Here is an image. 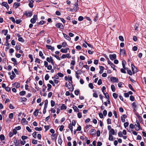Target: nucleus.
<instances>
[{
    "label": "nucleus",
    "mask_w": 146,
    "mask_h": 146,
    "mask_svg": "<svg viewBox=\"0 0 146 146\" xmlns=\"http://www.w3.org/2000/svg\"><path fill=\"white\" fill-rule=\"evenodd\" d=\"M78 0H77V1L74 4V7L73 8V10L75 12H77L78 11L79 9V8L78 7Z\"/></svg>",
    "instance_id": "1"
},
{
    "label": "nucleus",
    "mask_w": 146,
    "mask_h": 146,
    "mask_svg": "<svg viewBox=\"0 0 146 146\" xmlns=\"http://www.w3.org/2000/svg\"><path fill=\"white\" fill-rule=\"evenodd\" d=\"M55 26L57 28H60L61 29H62L64 28V26L62 24L60 23H57Z\"/></svg>",
    "instance_id": "2"
},
{
    "label": "nucleus",
    "mask_w": 146,
    "mask_h": 146,
    "mask_svg": "<svg viewBox=\"0 0 146 146\" xmlns=\"http://www.w3.org/2000/svg\"><path fill=\"white\" fill-rule=\"evenodd\" d=\"M24 15H25L27 17H31L32 16L33 14L31 11L30 12L26 11L25 13L24 14Z\"/></svg>",
    "instance_id": "3"
},
{
    "label": "nucleus",
    "mask_w": 146,
    "mask_h": 146,
    "mask_svg": "<svg viewBox=\"0 0 146 146\" xmlns=\"http://www.w3.org/2000/svg\"><path fill=\"white\" fill-rule=\"evenodd\" d=\"M131 69L133 74L137 72V68L133 64H131Z\"/></svg>",
    "instance_id": "4"
},
{
    "label": "nucleus",
    "mask_w": 146,
    "mask_h": 146,
    "mask_svg": "<svg viewBox=\"0 0 146 146\" xmlns=\"http://www.w3.org/2000/svg\"><path fill=\"white\" fill-rule=\"evenodd\" d=\"M110 80L112 82H117L118 80V79L117 78L114 77H111Z\"/></svg>",
    "instance_id": "5"
},
{
    "label": "nucleus",
    "mask_w": 146,
    "mask_h": 146,
    "mask_svg": "<svg viewBox=\"0 0 146 146\" xmlns=\"http://www.w3.org/2000/svg\"><path fill=\"white\" fill-rule=\"evenodd\" d=\"M109 57L111 60H113L116 58V55L115 54H111L109 55Z\"/></svg>",
    "instance_id": "6"
},
{
    "label": "nucleus",
    "mask_w": 146,
    "mask_h": 146,
    "mask_svg": "<svg viewBox=\"0 0 146 146\" xmlns=\"http://www.w3.org/2000/svg\"><path fill=\"white\" fill-rule=\"evenodd\" d=\"M119 52L120 54H122L123 55L126 56V55L125 50L124 48L123 49H120V50Z\"/></svg>",
    "instance_id": "7"
},
{
    "label": "nucleus",
    "mask_w": 146,
    "mask_h": 146,
    "mask_svg": "<svg viewBox=\"0 0 146 146\" xmlns=\"http://www.w3.org/2000/svg\"><path fill=\"white\" fill-rule=\"evenodd\" d=\"M29 1V6L30 8H32L33 7V3L34 2V1L33 0H30Z\"/></svg>",
    "instance_id": "8"
},
{
    "label": "nucleus",
    "mask_w": 146,
    "mask_h": 146,
    "mask_svg": "<svg viewBox=\"0 0 146 146\" xmlns=\"http://www.w3.org/2000/svg\"><path fill=\"white\" fill-rule=\"evenodd\" d=\"M60 105H61V106H60V110H65L66 109L67 107L64 104H60Z\"/></svg>",
    "instance_id": "9"
},
{
    "label": "nucleus",
    "mask_w": 146,
    "mask_h": 146,
    "mask_svg": "<svg viewBox=\"0 0 146 146\" xmlns=\"http://www.w3.org/2000/svg\"><path fill=\"white\" fill-rule=\"evenodd\" d=\"M12 75H11L10 78L11 80H13L16 77V75L13 71H12Z\"/></svg>",
    "instance_id": "10"
},
{
    "label": "nucleus",
    "mask_w": 146,
    "mask_h": 146,
    "mask_svg": "<svg viewBox=\"0 0 146 146\" xmlns=\"http://www.w3.org/2000/svg\"><path fill=\"white\" fill-rule=\"evenodd\" d=\"M46 46L47 49L51 50L52 51H53L54 49V47L53 46H52L51 45H46Z\"/></svg>",
    "instance_id": "11"
},
{
    "label": "nucleus",
    "mask_w": 146,
    "mask_h": 146,
    "mask_svg": "<svg viewBox=\"0 0 146 146\" xmlns=\"http://www.w3.org/2000/svg\"><path fill=\"white\" fill-rule=\"evenodd\" d=\"M57 135L56 134L52 135L51 136V139L53 140H56Z\"/></svg>",
    "instance_id": "12"
},
{
    "label": "nucleus",
    "mask_w": 146,
    "mask_h": 146,
    "mask_svg": "<svg viewBox=\"0 0 146 146\" xmlns=\"http://www.w3.org/2000/svg\"><path fill=\"white\" fill-rule=\"evenodd\" d=\"M96 130L94 129H92L90 130V134L93 135H94L96 134Z\"/></svg>",
    "instance_id": "13"
},
{
    "label": "nucleus",
    "mask_w": 146,
    "mask_h": 146,
    "mask_svg": "<svg viewBox=\"0 0 146 146\" xmlns=\"http://www.w3.org/2000/svg\"><path fill=\"white\" fill-rule=\"evenodd\" d=\"M20 5V3H17L16 2H15L14 3L13 5V7H15V9H17L18 7H19Z\"/></svg>",
    "instance_id": "14"
},
{
    "label": "nucleus",
    "mask_w": 146,
    "mask_h": 146,
    "mask_svg": "<svg viewBox=\"0 0 146 146\" xmlns=\"http://www.w3.org/2000/svg\"><path fill=\"white\" fill-rule=\"evenodd\" d=\"M58 143L60 145H61L62 143V141L60 135H59L58 137Z\"/></svg>",
    "instance_id": "15"
},
{
    "label": "nucleus",
    "mask_w": 146,
    "mask_h": 146,
    "mask_svg": "<svg viewBox=\"0 0 146 146\" xmlns=\"http://www.w3.org/2000/svg\"><path fill=\"white\" fill-rule=\"evenodd\" d=\"M11 60L13 62H14L13 64L15 66L17 65L18 64L15 58H11Z\"/></svg>",
    "instance_id": "16"
},
{
    "label": "nucleus",
    "mask_w": 146,
    "mask_h": 146,
    "mask_svg": "<svg viewBox=\"0 0 146 146\" xmlns=\"http://www.w3.org/2000/svg\"><path fill=\"white\" fill-rule=\"evenodd\" d=\"M20 141V140H19L18 141L17 139L14 140V142L15 143V146H18Z\"/></svg>",
    "instance_id": "17"
},
{
    "label": "nucleus",
    "mask_w": 146,
    "mask_h": 146,
    "mask_svg": "<svg viewBox=\"0 0 146 146\" xmlns=\"http://www.w3.org/2000/svg\"><path fill=\"white\" fill-rule=\"evenodd\" d=\"M63 34L64 37L66 39L68 40H70L71 39V38L69 36L63 33Z\"/></svg>",
    "instance_id": "18"
},
{
    "label": "nucleus",
    "mask_w": 146,
    "mask_h": 146,
    "mask_svg": "<svg viewBox=\"0 0 146 146\" xmlns=\"http://www.w3.org/2000/svg\"><path fill=\"white\" fill-rule=\"evenodd\" d=\"M68 82L70 84H71L72 83V77L70 76H68Z\"/></svg>",
    "instance_id": "19"
},
{
    "label": "nucleus",
    "mask_w": 146,
    "mask_h": 146,
    "mask_svg": "<svg viewBox=\"0 0 146 146\" xmlns=\"http://www.w3.org/2000/svg\"><path fill=\"white\" fill-rule=\"evenodd\" d=\"M14 85L15 87L17 88H19L20 87V84L17 82H15L14 83Z\"/></svg>",
    "instance_id": "20"
},
{
    "label": "nucleus",
    "mask_w": 146,
    "mask_h": 146,
    "mask_svg": "<svg viewBox=\"0 0 146 146\" xmlns=\"http://www.w3.org/2000/svg\"><path fill=\"white\" fill-rule=\"evenodd\" d=\"M72 108H73V109L74 110V111H76V112L79 111V110L76 106L74 105L73 106Z\"/></svg>",
    "instance_id": "21"
},
{
    "label": "nucleus",
    "mask_w": 146,
    "mask_h": 146,
    "mask_svg": "<svg viewBox=\"0 0 146 146\" xmlns=\"http://www.w3.org/2000/svg\"><path fill=\"white\" fill-rule=\"evenodd\" d=\"M8 32V31L7 29L3 30L2 31V33H4L5 35H7Z\"/></svg>",
    "instance_id": "22"
},
{
    "label": "nucleus",
    "mask_w": 146,
    "mask_h": 146,
    "mask_svg": "<svg viewBox=\"0 0 146 146\" xmlns=\"http://www.w3.org/2000/svg\"><path fill=\"white\" fill-rule=\"evenodd\" d=\"M43 54L42 52L40 51L39 52V56L41 57L43 59H44L45 58V57L44 56H43Z\"/></svg>",
    "instance_id": "23"
},
{
    "label": "nucleus",
    "mask_w": 146,
    "mask_h": 146,
    "mask_svg": "<svg viewBox=\"0 0 146 146\" xmlns=\"http://www.w3.org/2000/svg\"><path fill=\"white\" fill-rule=\"evenodd\" d=\"M131 106L133 108V109L134 110H135V109H136L137 107V105L136 104V103L135 102H133L131 104Z\"/></svg>",
    "instance_id": "24"
},
{
    "label": "nucleus",
    "mask_w": 146,
    "mask_h": 146,
    "mask_svg": "<svg viewBox=\"0 0 146 146\" xmlns=\"http://www.w3.org/2000/svg\"><path fill=\"white\" fill-rule=\"evenodd\" d=\"M15 48L16 50L18 51L19 50H20L21 48L20 45L19 44L17 45L15 47Z\"/></svg>",
    "instance_id": "25"
},
{
    "label": "nucleus",
    "mask_w": 146,
    "mask_h": 146,
    "mask_svg": "<svg viewBox=\"0 0 146 146\" xmlns=\"http://www.w3.org/2000/svg\"><path fill=\"white\" fill-rule=\"evenodd\" d=\"M111 133V135H114L115 134V131L113 129H111V130L110 131L109 134Z\"/></svg>",
    "instance_id": "26"
},
{
    "label": "nucleus",
    "mask_w": 146,
    "mask_h": 146,
    "mask_svg": "<svg viewBox=\"0 0 146 146\" xmlns=\"http://www.w3.org/2000/svg\"><path fill=\"white\" fill-rule=\"evenodd\" d=\"M39 110H36L34 112L33 114L35 116H37L38 115Z\"/></svg>",
    "instance_id": "27"
},
{
    "label": "nucleus",
    "mask_w": 146,
    "mask_h": 146,
    "mask_svg": "<svg viewBox=\"0 0 146 146\" xmlns=\"http://www.w3.org/2000/svg\"><path fill=\"white\" fill-rule=\"evenodd\" d=\"M134 127L135 128V129L137 131H139L140 129H142L141 128H140V127H138V126L136 124H135L134 125Z\"/></svg>",
    "instance_id": "28"
},
{
    "label": "nucleus",
    "mask_w": 146,
    "mask_h": 146,
    "mask_svg": "<svg viewBox=\"0 0 146 146\" xmlns=\"http://www.w3.org/2000/svg\"><path fill=\"white\" fill-rule=\"evenodd\" d=\"M5 137L4 135L3 134H1L0 135V139L1 141L4 140Z\"/></svg>",
    "instance_id": "29"
},
{
    "label": "nucleus",
    "mask_w": 146,
    "mask_h": 146,
    "mask_svg": "<svg viewBox=\"0 0 146 146\" xmlns=\"http://www.w3.org/2000/svg\"><path fill=\"white\" fill-rule=\"evenodd\" d=\"M26 94V92L24 91H22L20 92L19 94L20 96H23Z\"/></svg>",
    "instance_id": "30"
},
{
    "label": "nucleus",
    "mask_w": 146,
    "mask_h": 146,
    "mask_svg": "<svg viewBox=\"0 0 146 146\" xmlns=\"http://www.w3.org/2000/svg\"><path fill=\"white\" fill-rule=\"evenodd\" d=\"M109 140L110 141H112L113 140V137L112 135L111 134V133L109 134Z\"/></svg>",
    "instance_id": "31"
},
{
    "label": "nucleus",
    "mask_w": 146,
    "mask_h": 146,
    "mask_svg": "<svg viewBox=\"0 0 146 146\" xmlns=\"http://www.w3.org/2000/svg\"><path fill=\"white\" fill-rule=\"evenodd\" d=\"M122 65L123 66V67L124 69H125V64H126V61L125 60H123L122 61Z\"/></svg>",
    "instance_id": "32"
},
{
    "label": "nucleus",
    "mask_w": 146,
    "mask_h": 146,
    "mask_svg": "<svg viewBox=\"0 0 146 146\" xmlns=\"http://www.w3.org/2000/svg\"><path fill=\"white\" fill-rule=\"evenodd\" d=\"M8 5L7 3V2H2L1 4V5L3 6H4L5 7L7 5Z\"/></svg>",
    "instance_id": "33"
},
{
    "label": "nucleus",
    "mask_w": 146,
    "mask_h": 146,
    "mask_svg": "<svg viewBox=\"0 0 146 146\" xmlns=\"http://www.w3.org/2000/svg\"><path fill=\"white\" fill-rule=\"evenodd\" d=\"M98 17H99L98 16V14H96V15L95 16L94 18V21L95 22L96 21L98 20Z\"/></svg>",
    "instance_id": "34"
},
{
    "label": "nucleus",
    "mask_w": 146,
    "mask_h": 146,
    "mask_svg": "<svg viewBox=\"0 0 146 146\" xmlns=\"http://www.w3.org/2000/svg\"><path fill=\"white\" fill-rule=\"evenodd\" d=\"M103 94L104 95L105 97L106 98H110V97L108 94L107 93H105L104 92H103Z\"/></svg>",
    "instance_id": "35"
},
{
    "label": "nucleus",
    "mask_w": 146,
    "mask_h": 146,
    "mask_svg": "<svg viewBox=\"0 0 146 146\" xmlns=\"http://www.w3.org/2000/svg\"><path fill=\"white\" fill-rule=\"evenodd\" d=\"M69 86H71V87H70L69 88H68L71 91H72L74 90V88L73 87V85L72 84H69Z\"/></svg>",
    "instance_id": "36"
},
{
    "label": "nucleus",
    "mask_w": 146,
    "mask_h": 146,
    "mask_svg": "<svg viewBox=\"0 0 146 146\" xmlns=\"http://www.w3.org/2000/svg\"><path fill=\"white\" fill-rule=\"evenodd\" d=\"M18 40L19 41L21 42H25L23 38L22 37H21V38H19Z\"/></svg>",
    "instance_id": "37"
},
{
    "label": "nucleus",
    "mask_w": 146,
    "mask_h": 146,
    "mask_svg": "<svg viewBox=\"0 0 146 146\" xmlns=\"http://www.w3.org/2000/svg\"><path fill=\"white\" fill-rule=\"evenodd\" d=\"M111 88L112 91L113 92H115V86L114 85H112L111 86Z\"/></svg>",
    "instance_id": "38"
},
{
    "label": "nucleus",
    "mask_w": 146,
    "mask_h": 146,
    "mask_svg": "<svg viewBox=\"0 0 146 146\" xmlns=\"http://www.w3.org/2000/svg\"><path fill=\"white\" fill-rule=\"evenodd\" d=\"M129 87V88L133 91L134 92H135V91L131 85V84H129L128 85Z\"/></svg>",
    "instance_id": "39"
},
{
    "label": "nucleus",
    "mask_w": 146,
    "mask_h": 146,
    "mask_svg": "<svg viewBox=\"0 0 146 146\" xmlns=\"http://www.w3.org/2000/svg\"><path fill=\"white\" fill-rule=\"evenodd\" d=\"M84 18L82 16H80L78 18V20L79 21H82L83 20Z\"/></svg>",
    "instance_id": "40"
},
{
    "label": "nucleus",
    "mask_w": 146,
    "mask_h": 146,
    "mask_svg": "<svg viewBox=\"0 0 146 146\" xmlns=\"http://www.w3.org/2000/svg\"><path fill=\"white\" fill-rule=\"evenodd\" d=\"M113 96L115 99H116L118 97L117 94L114 93L113 94Z\"/></svg>",
    "instance_id": "41"
},
{
    "label": "nucleus",
    "mask_w": 146,
    "mask_h": 146,
    "mask_svg": "<svg viewBox=\"0 0 146 146\" xmlns=\"http://www.w3.org/2000/svg\"><path fill=\"white\" fill-rule=\"evenodd\" d=\"M57 74L58 76L62 78L64 76V75L61 72H58Z\"/></svg>",
    "instance_id": "42"
},
{
    "label": "nucleus",
    "mask_w": 146,
    "mask_h": 146,
    "mask_svg": "<svg viewBox=\"0 0 146 146\" xmlns=\"http://www.w3.org/2000/svg\"><path fill=\"white\" fill-rule=\"evenodd\" d=\"M88 86L91 89H93L94 88L93 84L92 83H90L88 84Z\"/></svg>",
    "instance_id": "43"
},
{
    "label": "nucleus",
    "mask_w": 146,
    "mask_h": 146,
    "mask_svg": "<svg viewBox=\"0 0 146 146\" xmlns=\"http://www.w3.org/2000/svg\"><path fill=\"white\" fill-rule=\"evenodd\" d=\"M9 19H10L12 21L13 23H15V20L14 18L13 17H11L9 18Z\"/></svg>",
    "instance_id": "44"
},
{
    "label": "nucleus",
    "mask_w": 146,
    "mask_h": 146,
    "mask_svg": "<svg viewBox=\"0 0 146 146\" xmlns=\"http://www.w3.org/2000/svg\"><path fill=\"white\" fill-rule=\"evenodd\" d=\"M47 86H48V88L47 89V90L48 91H49L50 89L52 87L51 85L49 84H47Z\"/></svg>",
    "instance_id": "45"
},
{
    "label": "nucleus",
    "mask_w": 146,
    "mask_h": 146,
    "mask_svg": "<svg viewBox=\"0 0 146 146\" xmlns=\"http://www.w3.org/2000/svg\"><path fill=\"white\" fill-rule=\"evenodd\" d=\"M50 103H51V106L52 107L54 106L55 105V102L53 100H52L51 101Z\"/></svg>",
    "instance_id": "46"
},
{
    "label": "nucleus",
    "mask_w": 146,
    "mask_h": 146,
    "mask_svg": "<svg viewBox=\"0 0 146 146\" xmlns=\"http://www.w3.org/2000/svg\"><path fill=\"white\" fill-rule=\"evenodd\" d=\"M51 58H52V57L51 56H50L49 58L48 57L46 58V60L49 62L50 63V61H51Z\"/></svg>",
    "instance_id": "47"
},
{
    "label": "nucleus",
    "mask_w": 146,
    "mask_h": 146,
    "mask_svg": "<svg viewBox=\"0 0 146 146\" xmlns=\"http://www.w3.org/2000/svg\"><path fill=\"white\" fill-rule=\"evenodd\" d=\"M35 130L37 131H40L42 130V128L41 127H36L35 128Z\"/></svg>",
    "instance_id": "48"
},
{
    "label": "nucleus",
    "mask_w": 146,
    "mask_h": 146,
    "mask_svg": "<svg viewBox=\"0 0 146 146\" xmlns=\"http://www.w3.org/2000/svg\"><path fill=\"white\" fill-rule=\"evenodd\" d=\"M130 100L132 101H134L135 99L133 96L131 95L130 96Z\"/></svg>",
    "instance_id": "49"
},
{
    "label": "nucleus",
    "mask_w": 146,
    "mask_h": 146,
    "mask_svg": "<svg viewBox=\"0 0 146 146\" xmlns=\"http://www.w3.org/2000/svg\"><path fill=\"white\" fill-rule=\"evenodd\" d=\"M49 76L48 74H46L45 76V79L46 80H48L49 78Z\"/></svg>",
    "instance_id": "50"
},
{
    "label": "nucleus",
    "mask_w": 146,
    "mask_h": 146,
    "mask_svg": "<svg viewBox=\"0 0 146 146\" xmlns=\"http://www.w3.org/2000/svg\"><path fill=\"white\" fill-rule=\"evenodd\" d=\"M60 52L64 53H66L67 52V51H66V49L62 48L60 50Z\"/></svg>",
    "instance_id": "51"
},
{
    "label": "nucleus",
    "mask_w": 146,
    "mask_h": 146,
    "mask_svg": "<svg viewBox=\"0 0 146 146\" xmlns=\"http://www.w3.org/2000/svg\"><path fill=\"white\" fill-rule=\"evenodd\" d=\"M22 22V21L20 19H17L15 21V23L17 24H20Z\"/></svg>",
    "instance_id": "52"
},
{
    "label": "nucleus",
    "mask_w": 146,
    "mask_h": 146,
    "mask_svg": "<svg viewBox=\"0 0 146 146\" xmlns=\"http://www.w3.org/2000/svg\"><path fill=\"white\" fill-rule=\"evenodd\" d=\"M11 38V36L9 35H7L6 38V40H8H8L9 39H10Z\"/></svg>",
    "instance_id": "53"
},
{
    "label": "nucleus",
    "mask_w": 146,
    "mask_h": 146,
    "mask_svg": "<svg viewBox=\"0 0 146 146\" xmlns=\"http://www.w3.org/2000/svg\"><path fill=\"white\" fill-rule=\"evenodd\" d=\"M14 117V115L13 113H10L9 115V117L11 119H13Z\"/></svg>",
    "instance_id": "54"
},
{
    "label": "nucleus",
    "mask_w": 146,
    "mask_h": 146,
    "mask_svg": "<svg viewBox=\"0 0 146 146\" xmlns=\"http://www.w3.org/2000/svg\"><path fill=\"white\" fill-rule=\"evenodd\" d=\"M80 92V91L79 90H75L74 91V94H75L78 96Z\"/></svg>",
    "instance_id": "55"
},
{
    "label": "nucleus",
    "mask_w": 146,
    "mask_h": 146,
    "mask_svg": "<svg viewBox=\"0 0 146 146\" xmlns=\"http://www.w3.org/2000/svg\"><path fill=\"white\" fill-rule=\"evenodd\" d=\"M28 137L24 135H23L21 136V139L23 140L27 139Z\"/></svg>",
    "instance_id": "56"
},
{
    "label": "nucleus",
    "mask_w": 146,
    "mask_h": 146,
    "mask_svg": "<svg viewBox=\"0 0 146 146\" xmlns=\"http://www.w3.org/2000/svg\"><path fill=\"white\" fill-rule=\"evenodd\" d=\"M119 38L120 40L121 41H124V39L123 38V37L122 36H119Z\"/></svg>",
    "instance_id": "57"
},
{
    "label": "nucleus",
    "mask_w": 146,
    "mask_h": 146,
    "mask_svg": "<svg viewBox=\"0 0 146 146\" xmlns=\"http://www.w3.org/2000/svg\"><path fill=\"white\" fill-rule=\"evenodd\" d=\"M78 117L79 118H80L82 117V113L80 112H78L77 114Z\"/></svg>",
    "instance_id": "58"
},
{
    "label": "nucleus",
    "mask_w": 146,
    "mask_h": 146,
    "mask_svg": "<svg viewBox=\"0 0 146 146\" xmlns=\"http://www.w3.org/2000/svg\"><path fill=\"white\" fill-rule=\"evenodd\" d=\"M35 62L40 64V60L38 58L35 59Z\"/></svg>",
    "instance_id": "59"
},
{
    "label": "nucleus",
    "mask_w": 146,
    "mask_h": 146,
    "mask_svg": "<svg viewBox=\"0 0 146 146\" xmlns=\"http://www.w3.org/2000/svg\"><path fill=\"white\" fill-rule=\"evenodd\" d=\"M42 87V91L43 92H44L45 91V89L47 87L44 84L43 85Z\"/></svg>",
    "instance_id": "60"
},
{
    "label": "nucleus",
    "mask_w": 146,
    "mask_h": 146,
    "mask_svg": "<svg viewBox=\"0 0 146 146\" xmlns=\"http://www.w3.org/2000/svg\"><path fill=\"white\" fill-rule=\"evenodd\" d=\"M32 143L34 144H36L37 143V141L36 140L33 139L32 140Z\"/></svg>",
    "instance_id": "61"
},
{
    "label": "nucleus",
    "mask_w": 146,
    "mask_h": 146,
    "mask_svg": "<svg viewBox=\"0 0 146 146\" xmlns=\"http://www.w3.org/2000/svg\"><path fill=\"white\" fill-rule=\"evenodd\" d=\"M62 46L65 47L67 46V44L66 42H64L62 43Z\"/></svg>",
    "instance_id": "62"
},
{
    "label": "nucleus",
    "mask_w": 146,
    "mask_h": 146,
    "mask_svg": "<svg viewBox=\"0 0 146 146\" xmlns=\"http://www.w3.org/2000/svg\"><path fill=\"white\" fill-rule=\"evenodd\" d=\"M127 73L128 74H129L131 76L132 75V73L131 70H127Z\"/></svg>",
    "instance_id": "63"
},
{
    "label": "nucleus",
    "mask_w": 146,
    "mask_h": 146,
    "mask_svg": "<svg viewBox=\"0 0 146 146\" xmlns=\"http://www.w3.org/2000/svg\"><path fill=\"white\" fill-rule=\"evenodd\" d=\"M33 137L35 138H36V132L35 131L32 134Z\"/></svg>",
    "instance_id": "64"
}]
</instances>
